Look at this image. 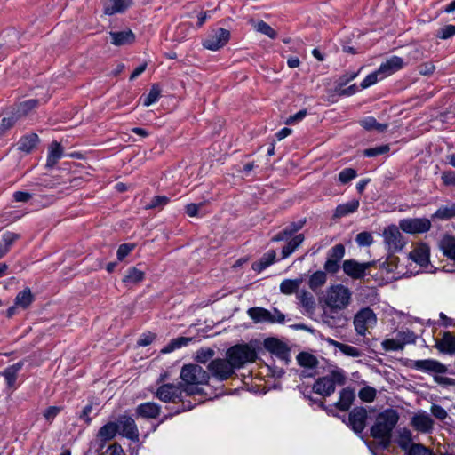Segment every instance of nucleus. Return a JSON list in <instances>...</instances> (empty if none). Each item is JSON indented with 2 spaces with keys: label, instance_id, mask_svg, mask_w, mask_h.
I'll use <instances>...</instances> for the list:
<instances>
[{
  "label": "nucleus",
  "instance_id": "nucleus-60",
  "mask_svg": "<svg viewBox=\"0 0 455 455\" xmlns=\"http://www.w3.org/2000/svg\"><path fill=\"white\" fill-rule=\"evenodd\" d=\"M306 223V220H299L296 222H292L290 225H288L284 230L289 235L290 237H291L296 232L300 230Z\"/></svg>",
  "mask_w": 455,
  "mask_h": 455
},
{
  "label": "nucleus",
  "instance_id": "nucleus-32",
  "mask_svg": "<svg viewBox=\"0 0 455 455\" xmlns=\"http://www.w3.org/2000/svg\"><path fill=\"white\" fill-rule=\"evenodd\" d=\"M302 281V278L285 279L280 283V291L285 295L295 293L299 291Z\"/></svg>",
  "mask_w": 455,
  "mask_h": 455
},
{
  "label": "nucleus",
  "instance_id": "nucleus-22",
  "mask_svg": "<svg viewBox=\"0 0 455 455\" xmlns=\"http://www.w3.org/2000/svg\"><path fill=\"white\" fill-rule=\"evenodd\" d=\"M410 258L421 267L429 263V247L426 243L417 245L410 253Z\"/></svg>",
  "mask_w": 455,
  "mask_h": 455
},
{
  "label": "nucleus",
  "instance_id": "nucleus-7",
  "mask_svg": "<svg viewBox=\"0 0 455 455\" xmlns=\"http://www.w3.org/2000/svg\"><path fill=\"white\" fill-rule=\"evenodd\" d=\"M382 236L387 250L391 253L401 251L405 245L404 238L399 228L395 225L385 228Z\"/></svg>",
  "mask_w": 455,
  "mask_h": 455
},
{
  "label": "nucleus",
  "instance_id": "nucleus-64",
  "mask_svg": "<svg viewBox=\"0 0 455 455\" xmlns=\"http://www.w3.org/2000/svg\"><path fill=\"white\" fill-rule=\"evenodd\" d=\"M442 180L446 186H455V172H444L442 174Z\"/></svg>",
  "mask_w": 455,
  "mask_h": 455
},
{
  "label": "nucleus",
  "instance_id": "nucleus-59",
  "mask_svg": "<svg viewBox=\"0 0 455 455\" xmlns=\"http://www.w3.org/2000/svg\"><path fill=\"white\" fill-rule=\"evenodd\" d=\"M430 412L439 420H444L448 417L447 411L438 404H432L430 407Z\"/></svg>",
  "mask_w": 455,
  "mask_h": 455
},
{
  "label": "nucleus",
  "instance_id": "nucleus-20",
  "mask_svg": "<svg viewBox=\"0 0 455 455\" xmlns=\"http://www.w3.org/2000/svg\"><path fill=\"white\" fill-rule=\"evenodd\" d=\"M160 414V406L156 403H144L136 407L135 415L137 418L156 419Z\"/></svg>",
  "mask_w": 455,
  "mask_h": 455
},
{
  "label": "nucleus",
  "instance_id": "nucleus-26",
  "mask_svg": "<svg viewBox=\"0 0 455 455\" xmlns=\"http://www.w3.org/2000/svg\"><path fill=\"white\" fill-rule=\"evenodd\" d=\"M63 156V148L60 142L52 141L49 148L46 167L52 168Z\"/></svg>",
  "mask_w": 455,
  "mask_h": 455
},
{
  "label": "nucleus",
  "instance_id": "nucleus-44",
  "mask_svg": "<svg viewBox=\"0 0 455 455\" xmlns=\"http://www.w3.org/2000/svg\"><path fill=\"white\" fill-rule=\"evenodd\" d=\"M17 121V117L13 116L12 111L9 116L2 118L0 121V137L5 135L7 131L12 128Z\"/></svg>",
  "mask_w": 455,
  "mask_h": 455
},
{
  "label": "nucleus",
  "instance_id": "nucleus-3",
  "mask_svg": "<svg viewBox=\"0 0 455 455\" xmlns=\"http://www.w3.org/2000/svg\"><path fill=\"white\" fill-rule=\"evenodd\" d=\"M226 355L235 370L243 367L246 363H253L257 358L255 349L248 344L235 345L228 349Z\"/></svg>",
  "mask_w": 455,
  "mask_h": 455
},
{
  "label": "nucleus",
  "instance_id": "nucleus-14",
  "mask_svg": "<svg viewBox=\"0 0 455 455\" xmlns=\"http://www.w3.org/2000/svg\"><path fill=\"white\" fill-rule=\"evenodd\" d=\"M372 261L359 263L355 259H347L343 262L344 273L353 279H362L365 276L366 270L373 266Z\"/></svg>",
  "mask_w": 455,
  "mask_h": 455
},
{
  "label": "nucleus",
  "instance_id": "nucleus-57",
  "mask_svg": "<svg viewBox=\"0 0 455 455\" xmlns=\"http://www.w3.org/2000/svg\"><path fill=\"white\" fill-rule=\"evenodd\" d=\"M379 76H380V73H379V69L375 72H372L369 74L361 83V88L365 89L368 88L373 84H375L378 80Z\"/></svg>",
  "mask_w": 455,
  "mask_h": 455
},
{
  "label": "nucleus",
  "instance_id": "nucleus-48",
  "mask_svg": "<svg viewBox=\"0 0 455 455\" xmlns=\"http://www.w3.org/2000/svg\"><path fill=\"white\" fill-rule=\"evenodd\" d=\"M156 397L165 403L171 402V384H162L157 391Z\"/></svg>",
  "mask_w": 455,
  "mask_h": 455
},
{
  "label": "nucleus",
  "instance_id": "nucleus-40",
  "mask_svg": "<svg viewBox=\"0 0 455 455\" xmlns=\"http://www.w3.org/2000/svg\"><path fill=\"white\" fill-rule=\"evenodd\" d=\"M297 361L300 366L309 369L315 368L318 363L315 356L307 352L299 353L297 356Z\"/></svg>",
  "mask_w": 455,
  "mask_h": 455
},
{
  "label": "nucleus",
  "instance_id": "nucleus-27",
  "mask_svg": "<svg viewBox=\"0 0 455 455\" xmlns=\"http://www.w3.org/2000/svg\"><path fill=\"white\" fill-rule=\"evenodd\" d=\"M439 249L448 259L455 261V237L444 235L439 241Z\"/></svg>",
  "mask_w": 455,
  "mask_h": 455
},
{
  "label": "nucleus",
  "instance_id": "nucleus-43",
  "mask_svg": "<svg viewBox=\"0 0 455 455\" xmlns=\"http://www.w3.org/2000/svg\"><path fill=\"white\" fill-rule=\"evenodd\" d=\"M169 197L166 196H156L145 205V209H163L169 204Z\"/></svg>",
  "mask_w": 455,
  "mask_h": 455
},
{
  "label": "nucleus",
  "instance_id": "nucleus-4",
  "mask_svg": "<svg viewBox=\"0 0 455 455\" xmlns=\"http://www.w3.org/2000/svg\"><path fill=\"white\" fill-rule=\"evenodd\" d=\"M351 300V291L342 284L330 287L326 292L325 302L328 307L335 309L346 308Z\"/></svg>",
  "mask_w": 455,
  "mask_h": 455
},
{
  "label": "nucleus",
  "instance_id": "nucleus-38",
  "mask_svg": "<svg viewBox=\"0 0 455 455\" xmlns=\"http://www.w3.org/2000/svg\"><path fill=\"white\" fill-rule=\"evenodd\" d=\"M161 93V89L158 84H155L152 85L149 92L148 94H143L140 97V100H142V103L145 107H148L155 103Z\"/></svg>",
  "mask_w": 455,
  "mask_h": 455
},
{
  "label": "nucleus",
  "instance_id": "nucleus-33",
  "mask_svg": "<svg viewBox=\"0 0 455 455\" xmlns=\"http://www.w3.org/2000/svg\"><path fill=\"white\" fill-rule=\"evenodd\" d=\"M297 299L299 301V304L305 308L307 312L314 311L315 301L310 292L307 291H301L297 293Z\"/></svg>",
  "mask_w": 455,
  "mask_h": 455
},
{
  "label": "nucleus",
  "instance_id": "nucleus-23",
  "mask_svg": "<svg viewBox=\"0 0 455 455\" xmlns=\"http://www.w3.org/2000/svg\"><path fill=\"white\" fill-rule=\"evenodd\" d=\"M38 100L30 99L20 102L11 110L14 116L17 117V120L26 116L32 109L36 108L38 106Z\"/></svg>",
  "mask_w": 455,
  "mask_h": 455
},
{
  "label": "nucleus",
  "instance_id": "nucleus-13",
  "mask_svg": "<svg viewBox=\"0 0 455 455\" xmlns=\"http://www.w3.org/2000/svg\"><path fill=\"white\" fill-rule=\"evenodd\" d=\"M410 425L419 433L430 434L434 430L435 421L427 411L420 410L411 418Z\"/></svg>",
  "mask_w": 455,
  "mask_h": 455
},
{
  "label": "nucleus",
  "instance_id": "nucleus-53",
  "mask_svg": "<svg viewBox=\"0 0 455 455\" xmlns=\"http://www.w3.org/2000/svg\"><path fill=\"white\" fill-rule=\"evenodd\" d=\"M359 398L363 402H372L376 397V390L371 387H365L359 391Z\"/></svg>",
  "mask_w": 455,
  "mask_h": 455
},
{
  "label": "nucleus",
  "instance_id": "nucleus-36",
  "mask_svg": "<svg viewBox=\"0 0 455 455\" xmlns=\"http://www.w3.org/2000/svg\"><path fill=\"white\" fill-rule=\"evenodd\" d=\"M455 217V204L451 203L439 207L432 215L433 219L449 220Z\"/></svg>",
  "mask_w": 455,
  "mask_h": 455
},
{
  "label": "nucleus",
  "instance_id": "nucleus-61",
  "mask_svg": "<svg viewBox=\"0 0 455 455\" xmlns=\"http://www.w3.org/2000/svg\"><path fill=\"white\" fill-rule=\"evenodd\" d=\"M265 347L273 352L279 353L283 348V344L276 339H267L265 340Z\"/></svg>",
  "mask_w": 455,
  "mask_h": 455
},
{
  "label": "nucleus",
  "instance_id": "nucleus-51",
  "mask_svg": "<svg viewBox=\"0 0 455 455\" xmlns=\"http://www.w3.org/2000/svg\"><path fill=\"white\" fill-rule=\"evenodd\" d=\"M381 347L386 351H398L403 349L396 337L395 339H384L381 342Z\"/></svg>",
  "mask_w": 455,
  "mask_h": 455
},
{
  "label": "nucleus",
  "instance_id": "nucleus-19",
  "mask_svg": "<svg viewBox=\"0 0 455 455\" xmlns=\"http://www.w3.org/2000/svg\"><path fill=\"white\" fill-rule=\"evenodd\" d=\"M132 4V0H108L104 3L103 13L108 16L124 13Z\"/></svg>",
  "mask_w": 455,
  "mask_h": 455
},
{
  "label": "nucleus",
  "instance_id": "nucleus-34",
  "mask_svg": "<svg viewBox=\"0 0 455 455\" xmlns=\"http://www.w3.org/2000/svg\"><path fill=\"white\" fill-rule=\"evenodd\" d=\"M397 443L402 450L408 452L412 443V433L407 428H403L398 431Z\"/></svg>",
  "mask_w": 455,
  "mask_h": 455
},
{
  "label": "nucleus",
  "instance_id": "nucleus-12",
  "mask_svg": "<svg viewBox=\"0 0 455 455\" xmlns=\"http://www.w3.org/2000/svg\"><path fill=\"white\" fill-rule=\"evenodd\" d=\"M399 228L408 234L426 233L431 228V221L427 218H408L400 220Z\"/></svg>",
  "mask_w": 455,
  "mask_h": 455
},
{
  "label": "nucleus",
  "instance_id": "nucleus-17",
  "mask_svg": "<svg viewBox=\"0 0 455 455\" xmlns=\"http://www.w3.org/2000/svg\"><path fill=\"white\" fill-rule=\"evenodd\" d=\"M118 434V424L116 421H108L103 425L97 433V439L99 440L100 449H103L105 444L114 439Z\"/></svg>",
  "mask_w": 455,
  "mask_h": 455
},
{
  "label": "nucleus",
  "instance_id": "nucleus-37",
  "mask_svg": "<svg viewBox=\"0 0 455 455\" xmlns=\"http://www.w3.org/2000/svg\"><path fill=\"white\" fill-rule=\"evenodd\" d=\"M145 274L143 271L139 270L137 267H132L127 270V274L123 277L124 283H139L143 281Z\"/></svg>",
  "mask_w": 455,
  "mask_h": 455
},
{
  "label": "nucleus",
  "instance_id": "nucleus-15",
  "mask_svg": "<svg viewBox=\"0 0 455 455\" xmlns=\"http://www.w3.org/2000/svg\"><path fill=\"white\" fill-rule=\"evenodd\" d=\"M367 417V411L364 408H354L348 415L347 425L349 426L355 433L360 434L365 428Z\"/></svg>",
  "mask_w": 455,
  "mask_h": 455
},
{
  "label": "nucleus",
  "instance_id": "nucleus-2",
  "mask_svg": "<svg viewBox=\"0 0 455 455\" xmlns=\"http://www.w3.org/2000/svg\"><path fill=\"white\" fill-rule=\"evenodd\" d=\"M345 381L344 371L335 368L327 376L316 379L313 386V391L322 396H330L335 392L336 385H343Z\"/></svg>",
  "mask_w": 455,
  "mask_h": 455
},
{
  "label": "nucleus",
  "instance_id": "nucleus-30",
  "mask_svg": "<svg viewBox=\"0 0 455 455\" xmlns=\"http://www.w3.org/2000/svg\"><path fill=\"white\" fill-rule=\"evenodd\" d=\"M305 236L303 234H299L290 239L282 250V259H286L291 255L304 242Z\"/></svg>",
  "mask_w": 455,
  "mask_h": 455
},
{
  "label": "nucleus",
  "instance_id": "nucleus-63",
  "mask_svg": "<svg viewBox=\"0 0 455 455\" xmlns=\"http://www.w3.org/2000/svg\"><path fill=\"white\" fill-rule=\"evenodd\" d=\"M61 411L60 406H50L44 411V417L47 421L52 422Z\"/></svg>",
  "mask_w": 455,
  "mask_h": 455
},
{
  "label": "nucleus",
  "instance_id": "nucleus-46",
  "mask_svg": "<svg viewBox=\"0 0 455 455\" xmlns=\"http://www.w3.org/2000/svg\"><path fill=\"white\" fill-rule=\"evenodd\" d=\"M20 237L17 233L7 231L2 235L1 243L10 251L13 243Z\"/></svg>",
  "mask_w": 455,
  "mask_h": 455
},
{
  "label": "nucleus",
  "instance_id": "nucleus-39",
  "mask_svg": "<svg viewBox=\"0 0 455 455\" xmlns=\"http://www.w3.org/2000/svg\"><path fill=\"white\" fill-rule=\"evenodd\" d=\"M327 280V275L324 271H316L309 278L308 285L313 291L322 287Z\"/></svg>",
  "mask_w": 455,
  "mask_h": 455
},
{
  "label": "nucleus",
  "instance_id": "nucleus-28",
  "mask_svg": "<svg viewBox=\"0 0 455 455\" xmlns=\"http://www.w3.org/2000/svg\"><path fill=\"white\" fill-rule=\"evenodd\" d=\"M38 142L39 137L36 133L32 132L24 135L18 142V149L22 152L30 153Z\"/></svg>",
  "mask_w": 455,
  "mask_h": 455
},
{
  "label": "nucleus",
  "instance_id": "nucleus-31",
  "mask_svg": "<svg viewBox=\"0 0 455 455\" xmlns=\"http://www.w3.org/2000/svg\"><path fill=\"white\" fill-rule=\"evenodd\" d=\"M275 251L274 250H270L265 253L258 262H255L252 265V268L258 272H260L272 265L275 262Z\"/></svg>",
  "mask_w": 455,
  "mask_h": 455
},
{
  "label": "nucleus",
  "instance_id": "nucleus-62",
  "mask_svg": "<svg viewBox=\"0 0 455 455\" xmlns=\"http://www.w3.org/2000/svg\"><path fill=\"white\" fill-rule=\"evenodd\" d=\"M389 150V147L387 145H382L379 147L368 148L364 151V155L369 157H373L379 155H382L387 153Z\"/></svg>",
  "mask_w": 455,
  "mask_h": 455
},
{
  "label": "nucleus",
  "instance_id": "nucleus-5",
  "mask_svg": "<svg viewBox=\"0 0 455 455\" xmlns=\"http://www.w3.org/2000/svg\"><path fill=\"white\" fill-rule=\"evenodd\" d=\"M209 376L219 381L229 379L235 373V368L228 358H217L212 360L208 364Z\"/></svg>",
  "mask_w": 455,
  "mask_h": 455
},
{
  "label": "nucleus",
  "instance_id": "nucleus-55",
  "mask_svg": "<svg viewBox=\"0 0 455 455\" xmlns=\"http://www.w3.org/2000/svg\"><path fill=\"white\" fill-rule=\"evenodd\" d=\"M339 351L344 355L351 357H359L362 355V352L355 347L341 343Z\"/></svg>",
  "mask_w": 455,
  "mask_h": 455
},
{
  "label": "nucleus",
  "instance_id": "nucleus-42",
  "mask_svg": "<svg viewBox=\"0 0 455 455\" xmlns=\"http://www.w3.org/2000/svg\"><path fill=\"white\" fill-rule=\"evenodd\" d=\"M253 28L257 32L266 35L271 39H275L277 36L276 31L263 20L253 22Z\"/></svg>",
  "mask_w": 455,
  "mask_h": 455
},
{
  "label": "nucleus",
  "instance_id": "nucleus-1",
  "mask_svg": "<svg viewBox=\"0 0 455 455\" xmlns=\"http://www.w3.org/2000/svg\"><path fill=\"white\" fill-rule=\"evenodd\" d=\"M399 420L395 410L387 409L380 412L371 427V435L377 441L378 445L387 449L391 443V434Z\"/></svg>",
  "mask_w": 455,
  "mask_h": 455
},
{
  "label": "nucleus",
  "instance_id": "nucleus-50",
  "mask_svg": "<svg viewBox=\"0 0 455 455\" xmlns=\"http://www.w3.org/2000/svg\"><path fill=\"white\" fill-rule=\"evenodd\" d=\"M357 176V172L353 168H345L339 173V180L342 184H347Z\"/></svg>",
  "mask_w": 455,
  "mask_h": 455
},
{
  "label": "nucleus",
  "instance_id": "nucleus-25",
  "mask_svg": "<svg viewBox=\"0 0 455 455\" xmlns=\"http://www.w3.org/2000/svg\"><path fill=\"white\" fill-rule=\"evenodd\" d=\"M355 400V392L349 387L343 388L339 393V399L335 406L342 411H347Z\"/></svg>",
  "mask_w": 455,
  "mask_h": 455
},
{
  "label": "nucleus",
  "instance_id": "nucleus-24",
  "mask_svg": "<svg viewBox=\"0 0 455 455\" xmlns=\"http://www.w3.org/2000/svg\"><path fill=\"white\" fill-rule=\"evenodd\" d=\"M24 361L20 360L18 363L8 366L2 372V375L4 377L7 387L9 388H12L14 387L18 378V373L22 369Z\"/></svg>",
  "mask_w": 455,
  "mask_h": 455
},
{
  "label": "nucleus",
  "instance_id": "nucleus-35",
  "mask_svg": "<svg viewBox=\"0 0 455 455\" xmlns=\"http://www.w3.org/2000/svg\"><path fill=\"white\" fill-rule=\"evenodd\" d=\"M359 207L358 200H351L345 204H339L335 210V216L338 218L344 217L355 212Z\"/></svg>",
  "mask_w": 455,
  "mask_h": 455
},
{
  "label": "nucleus",
  "instance_id": "nucleus-21",
  "mask_svg": "<svg viewBox=\"0 0 455 455\" xmlns=\"http://www.w3.org/2000/svg\"><path fill=\"white\" fill-rule=\"evenodd\" d=\"M111 44L116 46L132 44L135 41V35L131 29L123 31H110Z\"/></svg>",
  "mask_w": 455,
  "mask_h": 455
},
{
  "label": "nucleus",
  "instance_id": "nucleus-6",
  "mask_svg": "<svg viewBox=\"0 0 455 455\" xmlns=\"http://www.w3.org/2000/svg\"><path fill=\"white\" fill-rule=\"evenodd\" d=\"M247 313L255 323H282L285 319V315L276 308L270 311L263 307H251Z\"/></svg>",
  "mask_w": 455,
  "mask_h": 455
},
{
  "label": "nucleus",
  "instance_id": "nucleus-47",
  "mask_svg": "<svg viewBox=\"0 0 455 455\" xmlns=\"http://www.w3.org/2000/svg\"><path fill=\"white\" fill-rule=\"evenodd\" d=\"M345 255L343 244H336L328 251V259L339 262Z\"/></svg>",
  "mask_w": 455,
  "mask_h": 455
},
{
  "label": "nucleus",
  "instance_id": "nucleus-11",
  "mask_svg": "<svg viewBox=\"0 0 455 455\" xmlns=\"http://www.w3.org/2000/svg\"><path fill=\"white\" fill-rule=\"evenodd\" d=\"M230 32L225 28H219L212 30L203 41V46L211 51H217L222 48L229 40Z\"/></svg>",
  "mask_w": 455,
  "mask_h": 455
},
{
  "label": "nucleus",
  "instance_id": "nucleus-56",
  "mask_svg": "<svg viewBox=\"0 0 455 455\" xmlns=\"http://www.w3.org/2000/svg\"><path fill=\"white\" fill-rule=\"evenodd\" d=\"M355 241L359 246H370L373 243V237L369 232L357 234Z\"/></svg>",
  "mask_w": 455,
  "mask_h": 455
},
{
  "label": "nucleus",
  "instance_id": "nucleus-49",
  "mask_svg": "<svg viewBox=\"0 0 455 455\" xmlns=\"http://www.w3.org/2000/svg\"><path fill=\"white\" fill-rule=\"evenodd\" d=\"M407 455H434L433 451L424 446L423 444L418 443V444H412L408 452H406Z\"/></svg>",
  "mask_w": 455,
  "mask_h": 455
},
{
  "label": "nucleus",
  "instance_id": "nucleus-18",
  "mask_svg": "<svg viewBox=\"0 0 455 455\" xmlns=\"http://www.w3.org/2000/svg\"><path fill=\"white\" fill-rule=\"evenodd\" d=\"M413 368L423 372L445 373V365L433 359L417 360L413 362Z\"/></svg>",
  "mask_w": 455,
  "mask_h": 455
},
{
  "label": "nucleus",
  "instance_id": "nucleus-16",
  "mask_svg": "<svg viewBox=\"0 0 455 455\" xmlns=\"http://www.w3.org/2000/svg\"><path fill=\"white\" fill-rule=\"evenodd\" d=\"M404 67V61L401 57L392 56L383 62L379 68L380 79L387 77L394 73L399 71Z\"/></svg>",
  "mask_w": 455,
  "mask_h": 455
},
{
  "label": "nucleus",
  "instance_id": "nucleus-58",
  "mask_svg": "<svg viewBox=\"0 0 455 455\" xmlns=\"http://www.w3.org/2000/svg\"><path fill=\"white\" fill-rule=\"evenodd\" d=\"M455 35V25H446L438 30L437 36L441 39H448Z\"/></svg>",
  "mask_w": 455,
  "mask_h": 455
},
{
  "label": "nucleus",
  "instance_id": "nucleus-52",
  "mask_svg": "<svg viewBox=\"0 0 455 455\" xmlns=\"http://www.w3.org/2000/svg\"><path fill=\"white\" fill-rule=\"evenodd\" d=\"M214 350L212 348H202L196 352V360L198 363H205L214 356Z\"/></svg>",
  "mask_w": 455,
  "mask_h": 455
},
{
  "label": "nucleus",
  "instance_id": "nucleus-8",
  "mask_svg": "<svg viewBox=\"0 0 455 455\" xmlns=\"http://www.w3.org/2000/svg\"><path fill=\"white\" fill-rule=\"evenodd\" d=\"M180 378L189 385H203L208 382L209 373L197 364H188L182 368Z\"/></svg>",
  "mask_w": 455,
  "mask_h": 455
},
{
  "label": "nucleus",
  "instance_id": "nucleus-9",
  "mask_svg": "<svg viewBox=\"0 0 455 455\" xmlns=\"http://www.w3.org/2000/svg\"><path fill=\"white\" fill-rule=\"evenodd\" d=\"M376 323V315L369 307L361 309L354 317L355 330L360 336H365L368 330L373 328Z\"/></svg>",
  "mask_w": 455,
  "mask_h": 455
},
{
  "label": "nucleus",
  "instance_id": "nucleus-29",
  "mask_svg": "<svg viewBox=\"0 0 455 455\" xmlns=\"http://www.w3.org/2000/svg\"><path fill=\"white\" fill-rule=\"evenodd\" d=\"M35 300V296L32 294L31 290L29 288H25L24 290L18 292L14 299L15 306H18L23 309H27Z\"/></svg>",
  "mask_w": 455,
  "mask_h": 455
},
{
  "label": "nucleus",
  "instance_id": "nucleus-45",
  "mask_svg": "<svg viewBox=\"0 0 455 455\" xmlns=\"http://www.w3.org/2000/svg\"><path fill=\"white\" fill-rule=\"evenodd\" d=\"M396 338L403 348L405 345L414 344L416 342L417 336L413 331H399L396 334Z\"/></svg>",
  "mask_w": 455,
  "mask_h": 455
},
{
  "label": "nucleus",
  "instance_id": "nucleus-41",
  "mask_svg": "<svg viewBox=\"0 0 455 455\" xmlns=\"http://www.w3.org/2000/svg\"><path fill=\"white\" fill-rule=\"evenodd\" d=\"M361 125L366 130H377L379 132H384L387 130V125L385 124H379L372 116H367L360 121Z\"/></svg>",
  "mask_w": 455,
  "mask_h": 455
},
{
  "label": "nucleus",
  "instance_id": "nucleus-10",
  "mask_svg": "<svg viewBox=\"0 0 455 455\" xmlns=\"http://www.w3.org/2000/svg\"><path fill=\"white\" fill-rule=\"evenodd\" d=\"M116 423L118 424V435L133 443L140 441L139 429L132 416L127 414L119 415Z\"/></svg>",
  "mask_w": 455,
  "mask_h": 455
},
{
  "label": "nucleus",
  "instance_id": "nucleus-54",
  "mask_svg": "<svg viewBox=\"0 0 455 455\" xmlns=\"http://www.w3.org/2000/svg\"><path fill=\"white\" fill-rule=\"evenodd\" d=\"M136 247L135 243H122L117 250L116 257L117 259L122 261L126 256Z\"/></svg>",
  "mask_w": 455,
  "mask_h": 455
}]
</instances>
